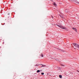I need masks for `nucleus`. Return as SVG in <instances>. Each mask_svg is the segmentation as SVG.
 Listing matches in <instances>:
<instances>
[{
    "mask_svg": "<svg viewBox=\"0 0 79 79\" xmlns=\"http://www.w3.org/2000/svg\"><path fill=\"white\" fill-rule=\"evenodd\" d=\"M56 25L58 26V27H60V28H61V29H66V27H64L62 26H61L58 25Z\"/></svg>",
    "mask_w": 79,
    "mask_h": 79,
    "instance_id": "obj_1",
    "label": "nucleus"
},
{
    "mask_svg": "<svg viewBox=\"0 0 79 79\" xmlns=\"http://www.w3.org/2000/svg\"><path fill=\"white\" fill-rule=\"evenodd\" d=\"M73 44L74 46H75V47L77 48V45H78V44H77L76 43H73Z\"/></svg>",
    "mask_w": 79,
    "mask_h": 79,
    "instance_id": "obj_2",
    "label": "nucleus"
},
{
    "mask_svg": "<svg viewBox=\"0 0 79 79\" xmlns=\"http://www.w3.org/2000/svg\"><path fill=\"white\" fill-rule=\"evenodd\" d=\"M72 29H73V30H74V31H76V32H77V29L76 28H72Z\"/></svg>",
    "mask_w": 79,
    "mask_h": 79,
    "instance_id": "obj_3",
    "label": "nucleus"
},
{
    "mask_svg": "<svg viewBox=\"0 0 79 79\" xmlns=\"http://www.w3.org/2000/svg\"><path fill=\"white\" fill-rule=\"evenodd\" d=\"M53 5H54L56 7V3L55 2H54L53 3Z\"/></svg>",
    "mask_w": 79,
    "mask_h": 79,
    "instance_id": "obj_4",
    "label": "nucleus"
},
{
    "mask_svg": "<svg viewBox=\"0 0 79 79\" xmlns=\"http://www.w3.org/2000/svg\"><path fill=\"white\" fill-rule=\"evenodd\" d=\"M40 65H42V67H45V66H46L45 65H44L42 64H41Z\"/></svg>",
    "mask_w": 79,
    "mask_h": 79,
    "instance_id": "obj_5",
    "label": "nucleus"
},
{
    "mask_svg": "<svg viewBox=\"0 0 79 79\" xmlns=\"http://www.w3.org/2000/svg\"><path fill=\"white\" fill-rule=\"evenodd\" d=\"M75 3H78V4H79V2H78V1L75 0Z\"/></svg>",
    "mask_w": 79,
    "mask_h": 79,
    "instance_id": "obj_6",
    "label": "nucleus"
},
{
    "mask_svg": "<svg viewBox=\"0 0 79 79\" xmlns=\"http://www.w3.org/2000/svg\"><path fill=\"white\" fill-rule=\"evenodd\" d=\"M40 56H41L42 57H44V56L43 55V54H40Z\"/></svg>",
    "mask_w": 79,
    "mask_h": 79,
    "instance_id": "obj_7",
    "label": "nucleus"
},
{
    "mask_svg": "<svg viewBox=\"0 0 79 79\" xmlns=\"http://www.w3.org/2000/svg\"><path fill=\"white\" fill-rule=\"evenodd\" d=\"M60 78H62V76L61 75H59Z\"/></svg>",
    "mask_w": 79,
    "mask_h": 79,
    "instance_id": "obj_8",
    "label": "nucleus"
},
{
    "mask_svg": "<svg viewBox=\"0 0 79 79\" xmlns=\"http://www.w3.org/2000/svg\"><path fill=\"white\" fill-rule=\"evenodd\" d=\"M40 72V70H38L37 71V73H39Z\"/></svg>",
    "mask_w": 79,
    "mask_h": 79,
    "instance_id": "obj_9",
    "label": "nucleus"
},
{
    "mask_svg": "<svg viewBox=\"0 0 79 79\" xmlns=\"http://www.w3.org/2000/svg\"><path fill=\"white\" fill-rule=\"evenodd\" d=\"M40 64H36V65H35V66H39V65H40Z\"/></svg>",
    "mask_w": 79,
    "mask_h": 79,
    "instance_id": "obj_10",
    "label": "nucleus"
},
{
    "mask_svg": "<svg viewBox=\"0 0 79 79\" xmlns=\"http://www.w3.org/2000/svg\"><path fill=\"white\" fill-rule=\"evenodd\" d=\"M77 48H79V44H78Z\"/></svg>",
    "mask_w": 79,
    "mask_h": 79,
    "instance_id": "obj_11",
    "label": "nucleus"
},
{
    "mask_svg": "<svg viewBox=\"0 0 79 79\" xmlns=\"http://www.w3.org/2000/svg\"><path fill=\"white\" fill-rule=\"evenodd\" d=\"M41 74H42V75H44V73H41Z\"/></svg>",
    "mask_w": 79,
    "mask_h": 79,
    "instance_id": "obj_12",
    "label": "nucleus"
},
{
    "mask_svg": "<svg viewBox=\"0 0 79 79\" xmlns=\"http://www.w3.org/2000/svg\"><path fill=\"white\" fill-rule=\"evenodd\" d=\"M60 16L61 17V18H63V16H61V15H60Z\"/></svg>",
    "mask_w": 79,
    "mask_h": 79,
    "instance_id": "obj_13",
    "label": "nucleus"
},
{
    "mask_svg": "<svg viewBox=\"0 0 79 79\" xmlns=\"http://www.w3.org/2000/svg\"><path fill=\"white\" fill-rule=\"evenodd\" d=\"M56 61H58V59H56Z\"/></svg>",
    "mask_w": 79,
    "mask_h": 79,
    "instance_id": "obj_14",
    "label": "nucleus"
},
{
    "mask_svg": "<svg viewBox=\"0 0 79 79\" xmlns=\"http://www.w3.org/2000/svg\"><path fill=\"white\" fill-rule=\"evenodd\" d=\"M62 66H64V65L62 64L61 65Z\"/></svg>",
    "mask_w": 79,
    "mask_h": 79,
    "instance_id": "obj_15",
    "label": "nucleus"
},
{
    "mask_svg": "<svg viewBox=\"0 0 79 79\" xmlns=\"http://www.w3.org/2000/svg\"><path fill=\"white\" fill-rule=\"evenodd\" d=\"M77 72H78V73H79V70H77Z\"/></svg>",
    "mask_w": 79,
    "mask_h": 79,
    "instance_id": "obj_16",
    "label": "nucleus"
},
{
    "mask_svg": "<svg viewBox=\"0 0 79 79\" xmlns=\"http://www.w3.org/2000/svg\"><path fill=\"white\" fill-rule=\"evenodd\" d=\"M59 51H61V50H60V49H59Z\"/></svg>",
    "mask_w": 79,
    "mask_h": 79,
    "instance_id": "obj_17",
    "label": "nucleus"
},
{
    "mask_svg": "<svg viewBox=\"0 0 79 79\" xmlns=\"http://www.w3.org/2000/svg\"><path fill=\"white\" fill-rule=\"evenodd\" d=\"M75 50H76V48H74Z\"/></svg>",
    "mask_w": 79,
    "mask_h": 79,
    "instance_id": "obj_18",
    "label": "nucleus"
},
{
    "mask_svg": "<svg viewBox=\"0 0 79 79\" xmlns=\"http://www.w3.org/2000/svg\"><path fill=\"white\" fill-rule=\"evenodd\" d=\"M52 17V18H53V17Z\"/></svg>",
    "mask_w": 79,
    "mask_h": 79,
    "instance_id": "obj_19",
    "label": "nucleus"
}]
</instances>
